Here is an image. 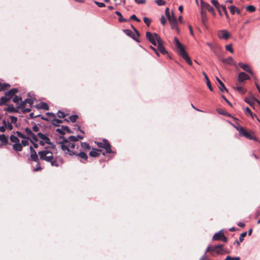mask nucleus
Returning <instances> with one entry per match:
<instances>
[{
    "mask_svg": "<svg viewBox=\"0 0 260 260\" xmlns=\"http://www.w3.org/2000/svg\"><path fill=\"white\" fill-rule=\"evenodd\" d=\"M225 49L226 50L229 51L232 53L234 52V50L232 48V44H231L225 46Z\"/></svg>",
    "mask_w": 260,
    "mask_h": 260,
    "instance_id": "44",
    "label": "nucleus"
},
{
    "mask_svg": "<svg viewBox=\"0 0 260 260\" xmlns=\"http://www.w3.org/2000/svg\"><path fill=\"white\" fill-rule=\"evenodd\" d=\"M0 141L3 144H6L8 143V138L4 134L0 135Z\"/></svg>",
    "mask_w": 260,
    "mask_h": 260,
    "instance_id": "31",
    "label": "nucleus"
},
{
    "mask_svg": "<svg viewBox=\"0 0 260 260\" xmlns=\"http://www.w3.org/2000/svg\"><path fill=\"white\" fill-rule=\"evenodd\" d=\"M32 130L35 132H38L39 131V127L35 124L32 126Z\"/></svg>",
    "mask_w": 260,
    "mask_h": 260,
    "instance_id": "60",
    "label": "nucleus"
},
{
    "mask_svg": "<svg viewBox=\"0 0 260 260\" xmlns=\"http://www.w3.org/2000/svg\"><path fill=\"white\" fill-rule=\"evenodd\" d=\"M9 118L10 120V122L11 123L16 124L17 121V118L16 117L13 116H10Z\"/></svg>",
    "mask_w": 260,
    "mask_h": 260,
    "instance_id": "39",
    "label": "nucleus"
},
{
    "mask_svg": "<svg viewBox=\"0 0 260 260\" xmlns=\"http://www.w3.org/2000/svg\"><path fill=\"white\" fill-rule=\"evenodd\" d=\"M174 43L175 44L176 47L177 48L178 52L179 54L186 61V62L189 64V65L192 64V61L185 52L183 46L179 42V40L177 38L175 37L174 38Z\"/></svg>",
    "mask_w": 260,
    "mask_h": 260,
    "instance_id": "3",
    "label": "nucleus"
},
{
    "mask_svg": "<svg viewBox=\"0 0 260 260\" xmlns=\"http://www.w3.org/2000/svg\"><path fill=\"white\" fill-rule=\"evenodd\" d=\"M155 2L158 6H162L165 4V2L162 0H155Z\"/></svg>",
    "mask_w": 260,
    "mask_h": 260,
    "instance_id": "53",
    "label": "nucleus"
},
{
    "mask_svg": "<svg viewBox=\"0 0 260 260\" xmlns=\"http://www.w3.org/2000/svg\"><path fill=\"white\" fill-rule=\"evenodd\" d=\"M13 147L15 150L17 151H20L22 149V146L21 144L19 143V142L14 144Z\"/></svg>",
    "mask_w": 260,
    "mask_h": 260,
    "instance_id": "29",
    "label": "nucleus"
},
{
    "mask_svg": "<svg viewBox=\"0 0 260 260\" xmlns=\"http://www.w3.org/2000/svg\"><path fill=\"white\" fill-rule=\"evenodd\" d=\"M158 50L163 54H165L167 53V51L165 48L163 46V43H159L156 46Z\"/></svg>",
    "mask_w": 260,
    "mask_h": 260,
    "instance_id": "21",
    "label": "nucleus"
},
{
    "mask_svg": "<svg viewBox=\"0 0 260 260\" xmlns=\"http://www.w3.org/2000/svg\"><path fill=\"white\" fill-rule=\"evenodd\" d=\"M17 134L18 135V136H19V137L21 138H23V139H25V138H26L24 135L23 134H22V133H21L20 132H17Z\"/></svg>",
    "mask_w": 260,
    "mask_h": 260,
    "instance_id": "64",
    "label": "nucleus"
},
{
    "mask_svg": "<svg viewBox=\"0 0 260 260\" xmlns=\"http://www.w3.org/2000/svg\"><path fill=\"white\" fill-rule=\"evenodd\" d=\"M18 91V90L17 88H13L6 92L5 96L2 97L1 99L0 104H5L10 101Z\"/></svg>",
    "mask_w": 260,
    "mask_h": 260,
    "instance_id": "5",
    "label": "nucleus"
},
{
    "mask_svg": "<svg viewBox=\"0 0 260 260\" xmlns=\"http://www.w3.org/2000/svg\"><path fill=\"white\" fill-rule=\"evenodd\" d=\"M29 144V139L26 138H25L24 140H22L21 141V145L22 146H27Z\"/></svg>",
    "mask_w": 260,
    "mask_h": 260,
    "instance_id": "43",
    "label": "nucleus"
},
{
    "mask_svg": "<svg viewBox=\"0 0 260 260\" xmlns=\"http://www.w3.org/2000/svg\"><path fill=\"white\" fill-rule=\"evenodd\" d=\"M249 77L244 72H241L239 73L238 76V81L239 82H242L245 80L249 79Z\"/></svg>",
    "mask_w": 260,
    "mask_h": 260,
    "instance_id": "17",
    "label": "nucleus"
},
{
    "mask_svg": "<svg viewBox=\"0 0 260 260\" xmlns=\"http://www.w3.org/2000/svg\"><path fill=\"white\" fill-rule=\"evenodd\" d=\"M30 150V158L32 160H34L35 161L38 162L39 158L38 155L35 151V150L33 149V148L31 146H30L29 147Z\"/></svg>",
    "mask_w": 260,
    "mask_h": 260,
    "instance_id": "16",
    "label": "nucleus"
},
{
    "mask_svg": "<svg viewBox=\"0 0 260 260\" xmlns=\"http://www.w3.org/2000/svg\"><path fill=\"white\" fill-rule=\"evenodd\" d=\"M201 9L203 10L206 11V10H208L210 12H213L214 9L213 8L207 3L204 2L203 1L201 2Z\"/></svg>",
    "mask_w": 260,
    "mask_h": 260,
    "instance_id": "11",
    "label": "nucleus"
},
{
    "mask_svg": "<svg viewBox=\"0 0 260 260\" xmlns=\"http://www.w3.org/2000/svg\"><path fill=\"white\" fill-rule=\"evenodd\" d=\"M203 74L204 76L205 77V78L206 80V83H207V85L208 88L209 89V90L210 91H213V89L211 86L210 80H209L208 77H207V75L204 72H203Z\"/></svg>",
    "mask_w": 260,
    "mask_h": 260,
    "instance_id": "25",
    "label": "nucleus"
},
{
    "mask_svg": "<svg viewBox=\"0 0 260 260\" xmlns=\"http://www.w3.org/2000/svg\"><path fill=\"white\" fill-rule=\"evenodd\" d=\"M131 19L136 20L137 22H139L140 20L138 19L135 15H133L131 16Z\"/></svg>",
    "mask_w": 260,
    "mask_h": 260,
    "instance_id": "62",
    "label": "nucleus"
},
{
    "mask_svg": "<svg viewBox=\"0 0 260 260\" xmlns=\"http://www.w3.org/2000/svg\"><path fill=\"white\" fill-rule=\"evenodd\" d=\"M36 107L39 109H42L44 110H48L49 107L47 103H41L36 106Z\"/></svg>",
    "mask_w": 260,
    "mask_h": 260,
    "instance_id": "23",
    "label": "nucleus"
},
{
    "mask_svg": "<svg viewBox=\"0 0 260 260\" xmlns=\"http://www.w3.org/2000/svg\"><path fill=\"white\" fill-rule=\"evenodd\" d=\"M7 86H9V85L8 84H2L1 83H0V90H3L5 88H6V87Z\"/></svg>",
    "mask_w": 260,
    "mask_h": 260,
    "instance_id": "58",
    "label": "nucleus"
},
{
    "mask_svg": "<svg viewBox=\"0 0 260 260\" xmlns=\"http://www.w3.org/2000/svg\"><path fill=\"white\" fill-rule=\"evenodd\" d=\"M81 146L84 150H89L90 148L89 144L86 142L81 143Z\"/></svg>",
    "mask_w": 260,
    "mask_h": 260,
    "instance_id": "36",
    "label": "nucleus"
},
{
    "mask_svg": "<svg viewBox=\"0 0 260 260\" xmlns=\"http://www.w3.org/2000/svg\"><path fill=\"white\" fill-rule=\"evenodd\" d=\"M160 21H161V23L162 24V25H165L166 23V19L165 17V16L164 15H162L161 16V18H160Z\"/></svg>",
    "mask_w": 260,
    "mask_h": 260,
    "instance_id": "56",
    "label": "nucleus"
},
{
    "mask_svg": "<svg viewBox=\"0 0 260 260\" xmlns=\"http://www.w3.org/2000/svg\"><path fill=\"white\" fill-rule=\"evenodd\" d=\"M56 132L61 135H64L66 132L71 133L72 132L67 126H61L60 127L56 129Z\"/></svg>",
    "mask_w": 260,
    "mask_h": 260,
    "instance_id": "12",
    "label": "nucleus"
},
{
    "mask_svg": "<svg viewBox=\"0 0 260 260\" xmlns=\"http://www.w3.org/2000/svg\"><path fill=\"white\" fill-rule=\"evenodd\" d=\"M255 99H254V100H250V99H248V98H245V101L247 103H248V104H249L251 106H253V105L254 104L253 100H254V101H255Z\"/></svg>",
    "mask_w": 260,
    "mask_h": 260,
    "instance_id": "45",
    "label": "nucleus"
},
{
    "mask_svg": "<svg viewBox=\"0 0 260 260\" xmlns=\"http://www.w3.org/2000/svg\"><path fill=\"white\" fill-rule=\"evenodd\" d=\"M244 136H245L246 138L249 139L256 140L255 138L253 136V133L251 132H247L246 134H245V135Z\"/></svg>",
    "mask_w": 260,
    "mask_h": 260,
    "instance_id": "30",
    "label": "nucleus"
},
{
    "mask_svg": "<svg viewBox=\"0 0 260 260\" xmlns=\"http://www.w3.org/2000/svg\"><path fill=\"white\" fill-rule=\"evenodd\" d=\"M201 15L202 21L203 23H205V22L207 20V16H206V12L205 11L202 10L201 12Z\"/></svg>",
    "mask_w": 260,
    "mask_h": 260,
    "instance_id": "32",
    "label": "nucleus"
},
{
    "mask_svg": "<svg viewBox=\"0 0 260 260\" xmlns=\"http://www.w3.org/2000/svg\"><path fill=\"white\" fill-rule=\"evenodd\" d=\"M17 109H21L23 113H28L31 111L30 108H25V106H23V104L17 106Z\"/></svg>",
    "mask_w": 260,
    "mask_h": 260,
    "instance_id": "22",
    "label": "nucleus"
},
{
    "mask_svg": "<svg viewBox=\"0 0 260 260\" xmlns=\"http://www.w3.org/2000/svg\"><path fill=\"white\" fill-rule=\"evenodd\" d=\"M78 118V116L76 115H74L70 116L69 119L70 121L72 122H74L76 121V119Z\"/></svg>",
    "mask_w": 260,
    "mask_h": 260,
    "instance_id": "47",
    "label": "nucleus"
},
{
    "mask_svg": "<svg viewBox=\"0 0 260 260\" xmlns=\"http://www.w3.org/2000/svg\"><path fill=\"white\" fill-rule=\"evenodd\" d=\"M213 255L214 253L216 254H223L226 253L225 250L223 248V245H218L216 246H212Z\"/></svg>",
    "mask_w": 260,
    "mask_h": 260,
    "instance_id": "7",
    "label": "nucleus"
},
{
    "mask_svg": "<svg viewBox=\"0 0 260 260\" xmlns=\"http://www.w3.org/2000/svg\"><path fill=\"white\" fill-rule=\"evenodd\" d=\"M200 260H210V259L206 256V253L200 258Z\"/></svg>",
    "mask_w": 260,
    "mask_h": 260,
    "instance_id": "61",
    "label": "nucleus"
},
{
    "mask_svg": "<svg viewBox=\"0 0 260 260\" xmlns=\"http://www.w3.org/2000/svg\"><path fill=\"white\" fill-rule=\"evenodd\" d=\"M21 101H22V98L21 96L16 95L13 99V102L15 103H17L18 105L17 106L20 105V102H21Z\"/></svg>",
    "mask_w": 260,
    "mask_h": 260,
    "instance_id": "34",
    "label": "nucleus"
},
{
    "mask_svg": "<svg viewBox=\"0 0 260 260\" xmlns=\"http://www.w3.org/2000/svg\"><path fill=\"white\" fill-rule=\"evenodd\" d=\"M115 14L119 16L118 20L120 22H124L126 21L125 19H123L121 13H120L119 11H116Z\"/></svg>",
    "mask_w": 260,
    "mask_h": 260,
    "instance_id": "40",
    "label": "nucleus"
},
{
    "mask_svg": "<svg viewBox=\"0 0 260 260\" xmlns=\"http://www.w3.org/2000/svg\"><path fill=\"white\" fill-rule=\"evenodd\" d=\"M59 144L65 154L70 156L76 155L85 160L87 159L88 156L85 153L82 151L79 152L78 145L76 147L75 144L71 143L67 140H63L62 141L59 142Z\"/></svg>",
    "mask_w": 260,
    "mask_h": 260,
    "instance_id": "1",
    "label": "nucleus"
},
{
    "mask_svg": "<svg viewBox=\"0 0 260 260\" xmlns=\"http://www.w3.org/2000/svg\"><path fill=\"white\" fill-rule=\"evenodd\" d=\"M146 36L150 42L154 46H156L158 44L164 43L160 36L157 34H151L150 32H147Z\"/></svg>",
    "mask_w": 260,
    "mask_h": 260,
    "instance_id": "4",
    "label": "nucleus"
},
{
    "mask_svg": "<svg viewBox=\"0 0 260 260\" xmlns=\"http://www.w3.org/2000/svg\"><path fill=\"white\" fill-rule=\"evenodd\" d=\"M211 2L213 4V5L217 9L219 8V4L218 2L216 0H211Z\"/></svg>",
    "mask_w": 260,
    "mask_h": 260,
    "instance_id": "50",
    "label": "nucleus"
},
{
    "mask_svg": "<svg viewBox=\"0 0 260 260\" xmlns=\"http://www.w3.org/2000/svg\"><path fill=\"white\" fill-rule=\"evenodd\" d=\"M63 140H68L70 142L73 143V144H74L75 142H76V141H78V139L76 137V136H70L68 138V139H64Z\"/></svg>",
    "mask_w": 260,
    "mask_h": 260,
    "instance_id": "33",
    "label": "nucleus"
},
{
    "mask_svg": "<svg viewBox=\"0 0 260 260\" xmlns=\"http://www.w3.org/2000/svg\"><path fill=\"white\" fill-rule=\"evenodd\" d=\"M165 14H166V15L167 17V18H168V17L170 15V12H169V9L168 8H166V9H165Z\"/></svg>",
    "mask_w": 260,
    "mask_h": 260,
    "instance_id": "63",
    "label": "nucleus"
},
{
    "mask_svg": "<svg viewBox=\"0 0 260 260\" xmlns=\"http://www.w3.org/2000/svg\"><path fill=\"white\" fill-rule=\"evenodd\" d=\"M216 79L217 81L218 82V83L219 84L220 87H219V88L220 90L222 92H223L224 91L227 92L228 90L226 88V87H225L223 82L217 77H216Z\"/></svg>",
    "mask_w": 260,
    "mask_h": 260,
    "instance_id": "19",
    "label": "nucleus"
},
{
    "mask_svg": "<svg viewBox=\"0 0 260 260\" xmlns=\"http://www.w3.org/2000/svg\"><path fill=\"white\" fill-rule=\"evenodd\" d=\"M235 89L242 93H244L245 91V89L241 86L236 87Z\"/></svg>",
    "mask_w": 260,
    "mask_h": 260,
    "instance_id": "49",
    "label": "nucleus"
},
{
    "mask_svg": "<svg viewBox=\"0 0 260 260\" xmlns=\"http://www.w3.org/2000/svg\"><path fill=\"white\" fill-rule=\"evenodd\" d=\"M212 246H208L206 249V251H205V253H206V254L207 252H210V253L213 255V251L212 250Z\"/></svg>",
    "mask_w": 260,
    "mask_h": 260,
    "instance_id": "48",
    "label": "nucleus"
},
{
    "mask_svg": "<svg viewBox=\"0 0 260 260\" xmlns=\"http://www.w3.org/2000/svg\"><path fill=\"white\" fill-rule=\"evenodd\" d=\"M57 116L59 118H63L65 117L66 115L63 112L60 111H58V112H57Z\"/></svg>",
    "mask_w": 260,
    "mask_h": 260,
    "instance_id": "52",
    "label": "nucleus"
},
{
    "mask_svg": "<svg viewBox=\"0 0 260 260\" xmlns=\"http://www.w3.org/2000/svg\"><path fill=\"white\" fill-rule=\"evenodd\" d=\"M41 170V168L40 167V164H39L38 161L37 162V167L36 168H34L33 170L34 171H38L39 170Z\"/></svg>",
    "mask_w": 260,
    "mask_h": 260,
    "instance_id": "57",
    "label": "nucleus"
},
{
    "mask_svg": "<svg viewBox=\"0 0 260 260\" xmlns=\"http://www.w3.org/2000/svg\"><path fill=\"white\" fill-rule=\"evenodd\" d=\"M245 113L247 115L253 117V114L248 107H246V109H245Z\"/></svg>",
    "mask_w": 260,
    "mask_h": 260,
    "instance_id": "41",
    "label": "nucleus"
},
{
    "mask_svg": "<svg viewBox=\"0 0 260 260\" xmlns=\"http://www.w3.org/2000/svg\"><path fill=\"white\" fill-rule=\"evenodd\" d=\"M62 121L58 119H54L52 121V123L55 126H58L59 125V124L61 123Z\"/></svg>",
    "mask_w": 260,
    "mask_h": 260,
    "instance_id": "35",
    "label": "nucleus"
},
{
    "mask_svg": "<svg viewBox=\"0 0 260 260\" xmlns=\"http://www.w3.org/2000/svg\"><path fill=\"white\" fill-rule=\"evenodd\" d=\"M169 23L171 25V27L172 29L175 30L177 33L179 32V29L177 25V20H169Z\"/></svg>",
    "mask_w": 260,
    "mask_h": 260,
    "instance_id": "14",
    "label": "nucleus"
},
{
    "mask_svg": "<svg viewBox=\"0 0 260 260\" xmlns=\"http://www.w3.org/2000/svg\"><path fill=\"white\" fill-rule=\"evenodd\" d=\"M238 64L243 70L249 73L252 75H253V73L248 64H245L242 62H239Z\"/></svg>",
    "mask_w": 260,
    "mask_h": 260,
    "instance_id": "13",
    "label": "nucleus"
},
{
    "mask_svg": "<svg viewBox=\"0 0 260 260\" xmlns=\"http://www.w3.org/2000/svg\"><path fill=\"white\" fill-rule=\"evenodd\" d=\"M17 108H15L13 105H10L8 106L7 108H6L5 110L8 112L9 113H14V112H18Z\"/></svg>",
    "mask_w": 260,
    "mask_h": 260,
    "instance_id": "20",
    "label": "nucleus"
},
{
    "mask_svg": "<svg viewBox=\"0 0 260 260\" xmlns=\"http://www.w3.org/2000/svg\"><path fill=\"white\" fill-rule=\"evenodd\" d=\"M10 139L12 142L15 143V144L19 142L18 138L14 135H11L10 136Z\"/></svg>",
    "mask_w": 260,
    "mask_h": 260,
    "instance_id": "37",
    "label": "nucleus"
},
{
    "mask_svg": "<svg viewBox=\"0 0 260 260\" xmlns=\"http://www.w3.org/2000/svg\"><path fill=\"white\" fill-rule=\"evenodd\" d=\"M223 230H220L218 232L215 233L213 237L212 240H222L223 242H226L227 241V238L224 236L223 232Z\"/></svg>",
    "mask_w": 260,
    "mask_h": 260,
    "instance_id": "9",
    "label": "nucleus"
},
{
    "mask_svg": "<svg viewBox=\"0 0 260 260\" xmlns=\"http://www.w3.org/2000/svg\"><path fill=\"white\" fill-rule=\"evenodd\" d=\"M38 136L40 139H41V140L40 141V144L41 145L44 146L45 144L49 145L51 144L50 140L47 135L39 133L38 134Z\"/></svg>",
    "mask_w": 260,
    "mask_h": 260,
    "instance_id": "8",
    "label": "nucleus"
},
{
    "mask_svg": "<svg viewBox=\"0 0 260 260\" xmlns=\"http://www.w3.org/2000/svg\"><path fill=\"white\" fill-rule=\"evenodd\" d=\"M101 151V150L96 149H92V150L90 152L89 155L91 157H96L99 155V152Z\"/></svg>",
    "mask_w": 260,
    "mask_h": 260,
    "instance_id": "24",
    "label": "nucleus"
},
{
    "mask_svg": "<svg viewBox=\"0 0 260 260\" xmlns=\"http://www.w3.org/2000/svg\"><path fill=\"white\" fill-rule=\"evenodd\" d=\"M144 22L147 25H149L150 23V20L147 17H144L143 18Z\"/></svg>",
    "mask_w": 260,
    "mask_h": 260,
    "instance_id": "59",
    "label": "nucleus"
},
{
    "mask_svg": "<svg viewBox=\"0 0 260 260\" xmlns=\"http://www.w3.org/2000/svg\"><path fill=\"white\" fill-rule=\"evenodd\" d=\"M94 3L100 8H103L105 6V4L103 3H100V2L95 1Z\"/></svg>",
    "mask_w": 260,
    "mask_h": 260,
    "instance_id": "54",
    "label": "nucleus"
},
{
    "mask_svg": "<svg viewBox=\"0 0 260 260\" xmlns=\"http://www.w3.org/2000/svg\"><path fill=\"white\" fill-rule=\"evenodd\" d=\"M246 10L249 12H253L255 10V8L253 6L249 5L246 7Z\"/></svg>",
    "mask_w": 260,
    "mask_h": 260,
    "instance_id": "38",
    "label": "nucleus"
},
{
    "mask_svg": "<svg viewBox=\"0 0 260 260\" xmlns=\"http://www.w3.org/2000/svg\"><path fill=\"white\" fill-rule=\"evenodd\" d=\"M247 232H243L242 234H240V237H239V240L236 241V242L237 244L239 246L240 244V243L243 242L244 237L246 236Z\"/></svg>",
    "mask_w": 260,
    "mask_h": 260,
    "instance_id": "28",
    "label": "nucleus"
},
{
    "mask_svg": "<svg viewBox=\"0 0 260 260\" xmlns=\"http://www.w3.org/2000/svg\"><path fill=\"white\" fill-rule=\"evenodd\" d=\"M38 154L42 160H45L50 163L52 166L58 167V164L57 162L56 158L53 156V152L50 148H45L42 151H39Z\"/></svg>",
    "mask_w": 260,
    "mask_h": 260,
    "instance_id": "2",
    "label": "nucleus"
},
{
    "mask_svg": "<svg viewBox=\"0 0 260 260\" xmlns=\"http://www.w3.org/2000/svg\"><path fill=\"white\" fill-rule=\"evenodd\" d=\"M217 35L219 38L225 40L228 39L230 36L229 32L225 29H222L219 31Z\"/></svg>",
    "mask_w": 260,
    "mask_h": 260,
    "instance_id": "10",
    "label": "nucleus"
},
{
    "mask_svg": "<svg viewBox=\"0 0 260 260\" xmlns=\"http://www.w3.org/2000/svg\"><path fill=\"white\" fill-rule=\"evenodd\" d=\"M224 260H240V257L239 256L231 257L230 256H227Z\"/></svg>",
    "mask_w": 260,
    "mask_h": 260,
    "instance_id": "42",
    "label": "nucleus"
},
{
    "mask_svg": "<svg viewBox=\"0 0 260 260\" xmlns=\"http://www.w3.org/2000/svg\"><path fill=\"white\" fill-rule=\"evenodd\" d=\"M33 101L30 99H26L23 101H21L20 102V104H22L23 106H25L26 104H28L30 106V107H31L32 105L33 104Z\"/></svg>",
    "mask_w": 260,
    "mask_h": 260,
    "instance_id": "27",
    "label": "nucleus"
},
{
    "mask_svg": "<svg viewBox=\"0 0 260 260\" xmlns=\"http://www.w3.org/2000/svg\"><path fill=\"white\" fill-rule=\"evenodd\" d=\"M229 9L231 13L232 14H234L235 12H236L238 14H240V11L234 6H231L229 7Z\"/></svg>",
    "mask_w": 260,
    "mask_h": 260,
    "instance_id": "26",
    "label": "nucleus"
},
{
    "mask_svg": "<svg viewBox=\"0 0 260 260\" xmlns=\"http://www.w3.org/2000/svg\"><path fill=\"white\" fill-rule=\"evenodd\" d=\"M96 144L99 147L103 148L105 149L107 153H110L113 152L109 142L106 139H104L102 142H97Z\"/></svg>",
    "mask_w": 260,
    "mask_h": 260,
    "instance_id": "6",
    "label": "nucleus"
},
{
    "mask_svg": "<svg viewBox=\"0 0 260 260\" xmlns=\"http://www.w3.org/2000/svg\"><path fill=\"white\" fill-rule=\"evenodd\" d=\"M221 61L224 63H226V64H233L234 66L236 65V63L234 62V59L232 57H229L227 58L222 59Z\"/></svg>",
    "mask_w": 260,
    "mask_h": 260,
    "instance_id": "18",
    "label": "nucleus"
},
{
    "mask_svg": "<svg viewBox=\"0 0 260 260\" xmlns=\"http://www.w3.org/2000/svg\"><path fill=\"white\" fill-rule=\"evenodd\" d=\"M168 20H177L175 16L173 11H172L171 14H170V15L168 17Z\"/></svg>",
    "mask_w": 260,
    "mask_h": 260,
    "instance_id": "46",
    "label": "nucleus"
},
{
    "mask_svg": "<svg viewBox=\"0 0 260 260\" xmlns=\"http://www.w3.org/2000/svg\"><path fill=\"white\" fill-rule=\"evenodd\" d=\"M6 128L8 129L9 130H12L13 129V126L11 124V123L9 122V120H8V124L6 126Z\"/></svg>",
    "mask_w": 260,
    "mask_h": 260,
    "instance_id": "55",
    "label": "nucleus"
},
{
    "mask_svg": "<svg viewBox=\"0 0 260 260\" xmlns=\"http://www.w3.org/2000/svg\"><path fill=\"white\" fill-rule=\"evenodd\" d=\"M216 111L219 114L221 115H226L228 114V113L225 111L221 109H217Z\"/></svg>",
    "mask_w": 260,
    "mask_h": 260,
    "instance_id": "51",
    "label": "nucleus"
},
{
    "mask_svg": "<svg viewBox=\"0 0 260 260\" xmlns=\"http://www.w3.org/2000/svg\"><path fill=\"white\" fill-rule=\"evenodd\" d=\"M24 131L28 137H29V138H31L35 141L38 140L37 137L32 133L30 129H29L28 127H26L25 128Z\"/></svg>",
    "mask_w": 260,
    "mask_h": 260,
    "instance_id": "15",
    "label": "nucleus"
}]
</instances>
